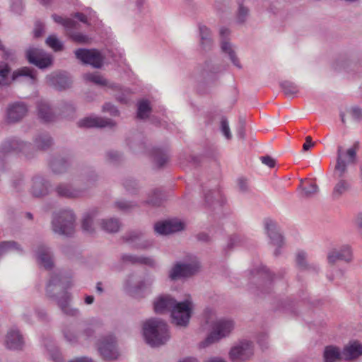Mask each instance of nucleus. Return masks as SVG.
Here are the masks:
<instances>
[{"instance_id": "1", "label": "nucleus", "mask_w": 362, "mask_h": 362, "mask_svg": "<svg viewBox=\"0 0 362 362\" xmlns=\"http://www.w3.org/2000/svg\"><path fill=\"white\" fill-rule=\"evenodd\" d=\"M358 148V141L355 142L346 152L343 151L341 146H338L337 163L334 171V176L338 182L334 185L332 193L334 199H338L350 189V184L344 179V175L347 172V165L356 163Z\"/></svg>"}, {"instance_id": "2", "label": "nucleus", "mask_w": 362, "mask_h": 362, "mask_svg": "<svg viewBox=\"0 0 362 362\" xmlns=\"http://www.w3.org/2000/svg\"><path fill=\"white\" fill-rule=\"evenodd\" d=\"M143 334L151 346H159L170 339L168 325L162 320L149 319L143 325Z\"/></svg>"}, {"instance_id": "3", "label": "nucleus", "mask_w": 362, "mask_h": 362, "mask_svg": "<svg viewBox=\"0 0 362 362\" xmlns=\"http://www.w3.org/2000/svg\"><path fill=\"white\" fill-rule=\"evenodd\" d=\"M76 216L69 209H61L52 214V230L60 235L71 236L75 231Z\"/></svg>"}, {"instance_id": "4", "label": "nucleus", "mask_w": 362, "mask_h": 362, "mask_svg": "<svg viewBox=\"0 0 362 362\" xmlns=\"http://www.w3.org/2000/svg\"><path fill=\"white\" fill-rule=\"evenodd\" d=\"M192 309L191 300L186 299L182 302L176 300L170 313L172 322L177 326H187L192 316Z\"/></svg>"}, {"instance_id": "5", "label": "nucleus", "mask_w": 362, "mask_h": 362, "mask_svg": "<svg viewBox=\"0 0 362 362\" xmlns=\"http://www.w3.org/2000/svg\"><path fill=\"white\" fill-rule=\"evenodd\" d=\"M233 328L234 323L231 320L220 319L217 320L214 324L211 333L202 342V346L205 347L227 337Z\"/></svg>"}, {"instance_id": "6", "label": "nucleus", "mask_w": 362, "mask_h": 362, "mask_svg": "<svg viewBox=\"0 0 362 362\" xmlns=\"http://www.w3.org/2000/svg\"><path fill=\"white\" fill-rule=\"evenodd\" d=\"M74 54L83 64L91 65L94 68H101L104 57L96 49L79 48L74 51Z\"/></svg>"}, {"instance_id": "7", "label": "nucleus", "mask_w": 362, "mask_h": 362, "mask_svg": "<svg viewBox=\"0 0 362 362\" xmlns=\"http://www.w3.org/2000/svg\"><path fill=\"white\" fill-rule=\"evenodd\" d=\"M98 350L105 360H115L119 355L116 339L112 334L103 337L98 341Z\"/></svg>"}, {"instance_id": "8", "label": "nucleus", "mask_w": 362, "mask_h": 362, "mask_svg": "<svg viewBox=\"0 0 362 362\" xmlns=\"http://www.w3.org/2000/svg\"><path fill=\"white\" fill-rule=\"evenodd\" d=\"M32 147L30 143L23 142L16 138H9L6 139L0 145V156H5L11 153L22 152L26 157L30 158L28 150Z\"/></svg>"}, {"instance_id": "9", "label": "nucleus", "mask_w": 362, "mask_h": 362, "mask_svg": "<svg viewBox=\"0 0 362 362\" xmlns=\"http://www.w3.org/2000/svg\"><path fill=\"white\" fill-rule=\"evenodd\" d=\"M264 229L270 239V243L277 247L274 252V256L276 257L280 255L279 249L284 244V237L280 233L276 223L271 219L264 221Z\"/></svg>"}, {"instance_id": "10", "label": "nucleus", "mask_w": 362, "mask_h": 362, "mask_svg": "<svg viewBox=\"0 0 362 362\" xmlns=\"http://www.w3.org/2000/svg\"><path fill=\"white\" fill-rule=\"evenodd\" d=\"M28 61L40 69H45L49 66L52 63V57L40 48L30 47L26 51Z\"/></svg>"}, {"instance_id": "11", "label": "nucleus", "mask_w": 362, "mask_h": 362, "mask_svg": "<svg viewBox=\"0 0 362 362\" xmlns=\"http://www.w3.org/2000/svg\"><path fill=\"white\" fill-rule=\"evenodd\" d=\"M230 358L233 362H243L253 355L252 343L249 341H241L230 349Z\"/></svg>"}, {"instance_id": "12", "label": "nucleus", "mask_w": 362, "mask_h": 362, "mask_svg": "<svg viewBox=\"0 0 362 362\" xmlns=\"http://www.w3.org/2000/svg\"><path fill=\"white\" fill-rule=\"evenodd\" d=\"M252 275H258L264 279V282L260 287H258L256 291V294L262 296L265 293L270 292L271 286L274 281L275 274H271L269 269L264 267L261 266L258 268L254 269L251 271Z\"/></svg>"}, {"instance_id": "13", "label": "nucleus", "mask_w": 362, "mask_h": 362, "mask_svg": "<svg viewBox=\"0 0 362 362\" xmlns=\"http://www.w3.org/2000/svg\"><path fill=\"white\" fill-rule=\"evenodd\" d=\"M199 268L197 262L189 264L177 263L169 273V277L172 280H176L181 277H187L195 274Z\"/></svg>"}, {"instance_id": "14", "label": "nucleus", "mask_w": 362, "mask_h": 362, "mask_svg": "<svg viewBox=\"0 0 362 362\" xmlns=\"http://www.w3.org/2000/svg\"><path fill=\"white\" fill-rule=\"evenodd\" d=\"M353 259L351 246L345 245L339 248H334L327 254V261L329 264H334L338 261L350 262Z\"/></svg>"}, {"instance_id": "15", "label": "nucleus", "mask_w": 362, "mask_h": 362, "mask_svg": "<svg viewBox=\"0 0 362 362\" xmlns=\"http://www.w3.org/2000/svg\"><path fill=\"white\" fill-rule=\"evenodd\" d=\"M28 112L27 105L22 102H16L8 105L6 110V120L8 123H16L22 119Z\"/></svg>"}, {"instance_id": "16", "label": "nucleus", "mask_w": 362, "mask_h": 362, "mask_svg": "<svg viewBox=\"0 0 362 362\" xmlns=\"http://www.w3.org/2000/svg\"><path fill=\"white\" fill-rule=\"evenodd\" d=\"M55 192L57 196L66 199H76L85 194V189L74 187L69 183H60L56 186Z\"/></svg>"}, {"instance_id": "17", "label": "nucleus", "mask_w": 362, "mask_h": 362, "mask_svg": "<svg viewBox=\"0 0 362 362\" xmlns=\"http://www.w3.org/2000/svg\"><path fill=\"white\" fill-rule=\"evenodd\" d=\"M80 127H113L115 122L111 119H105L100 117H85L78 122Z\"/></svg>"}, {"instance_id": "18", "label": "nucleus", "mask_w": 362, "mask_h": 362, "mask_svg": "<svg viewBox=\"0 0 362 362\" xmlns=\"http://www.w3.org/2000/svg\"><path fill=\"white\" fill-rule=\"evenodd\" d=\"M229 35L230 30L228 28L223 27L220 29V35L223 39L221 45V50L222 52L228 54L230 59L235 66L240 69L241 65L238 57H236L235 51L232 48L231 44L226 40V38H227Z\"/></svg>"}, {"instance_id": "19", "label": "nucleus", "mask_w": 362, "mask_h": 362, "mask_svg": "<svg viewBox=\"0 0 362 362\" xmlns=\"http://www.w3.org/2000/svg\"><path fill=\"white\" fill-rule=\"evenodd\" d=\"M123 240L136 249H146L152 243L144 238V234L139 231H132L123 236Z\"/></svg>"}, {"instance_id": "20", "label": "nucleus", "mask_w": 362, "mask_h": 362, "mask_svg": "<svg viewBox=\"0 0 362 362\" xmlns=\"http://www.w3.org/2000/svg\"><path fill=\"white\" fill-rule=\"evenodd\" d=\"M24 345V340L22 334L16 328H11L6 337V346L12 350H20Z\"/></svg>"}, {"instance_id": "21", "label": "nucleus", "mask_w": 362, "mask_h": 362, "mask_svg": "<svg viewBox=\"0 0 362 362\" xmlns=\"http://www.w3.org/2000/svg\"><path fill=\"white\" fill-rule=\"evenodd\" d=\"M36 256L39 263L46 269H52L54 263L49 247L44 244H40L36 250Z\"/></svg>"}, {"instance_id": "22", "label": "nucleus", "mask_w": 362, "mask_h": 362, "mask_svg": "<svg viewBox=\"0 0 362 362\" xmlns=\"http://www.w3.org/2000/svg\"><path fill=\"white\" fill-rule=\"evenodd\" d=\"M362 355V344L357 341H350L346 345L342 351V358L345 361H351L358 358Z\"/></svg>"}, {"instance_id": "23", "label": "nucleus", "mask_w": 362, "mask_h": 362, "mask_svg": "<svg viewBox=\"0 0 362 362\" xmlns=\"http://www.w3.org/2000/svg\"><path fill=\"white\" fill-rule=\"evenodd\" d=\"M176 300L170 296L165 295L160 296L153 303L154 310L158 314H162L171 310Z\"/></svg>"}, {"instance_id": "24", "label": "nucleus", "mask_w": 362, "mask_h": 362, "mask_svg": "<svg viewBox=\"0 0 362 362\" xmlns=\"http://www.w3.org/2000/svg\"><path fill=\"white\" fill-rule=\"evenodd\" d=\"M121 261L124 264H144L151 267H156V262L151 257L137 256L129 254H122L121 255Z\"/></svg>"}, {"instance_id": "25", "label": "nucleus", "mask_w": 362, "mask_h": 362, "mask_svg": "<svg viewBox=\"0 0 362 362\" xmlns=\"http://www.w3.org/2000/svg\"><path fill=\"white\" fill-rule=\"evenodd\" d=\"M37 115L43 122H51L55 119V114L52 111L49 104L45 101L40 100L37 104Z\"/></svg>"}, {"instance_id": "26", "label": "nucleus", "mask_w": 362, "mask_h": 362, "mask_svg": "<svg viewBox=\"0 0 362 362\" xmlns=\"http://www.w3.org/2000/svg\"><path fill=\"white\" fill-rule=\"evenodd\" d=\"M48 182L41 176H35L33 179L31 193L35 197H40L48 193Z\"/></svg>"}, {"instance_id": "27", "label": "nucleus", "mask_w": 362, "mask_h": 362, "mask_svg": "<svg viewBox=\"0 0 362 362\" xmlns=\"http://www.w3.org/2000/svg\"><path fill=\"white\" fill-rule=\"evenodd\" d=\"M199 32L200 38V46L204 50H210L214 45L211 37V32L209 28L204 25H199Z\"/></svg>"}, {"instance_id": "28", "label": "nucleus", "mask_w": 362, "mask_h": 362, "mask_svg": "<svg viewBox=\"0 0 362 362\" xmlns=\"http://www.w3.org/2000/svg\"><path fill=\"white\" fill-rule=\"evenodd\" d=\"M49 83L54 88L59 90H64L69 87L71 81L64 74H57L48 77Z\"/></svg>"}, {"instance_id": "29", "label": "nucleus", "mask_w": 362, "mask_h": 362, "mask_svg": "<svg viewBox=\"0 0 362 362\" xmlns=\"http://www.w3.org/2000/svg\"><path fill=\"white\" fill-rule=\"evenodd\" d=\"M69 300L70 294L67 291H63L62 296L57 298V304L65 315L69 316H76L78 315L79 310L78 309L71 308L69 307Z\"/></svg>"}, {"instance_id": "30", "label": "nucleus", "mask_w": 362, "mask_h": 362, "mask_svg": "<svg viewBox=\"0 0 362 362\" xmlns=\"http://www.w3.org/2000/svg\"><path fill=\"white\" fill-rule=\"evenodd\" d=\"M151 154L153 158L154 162L158 168H160L165 165L169 158L168 151L167 148H153Z\"/></svg>"}, {"instance_id": "31", "label": "nucleus", "mask_w": 362, "mask_h": 362, "mask_svg": "<svg viewBox=\"0 0 362 362\" xmlns=\"http://www.w3.org/2000/svg\"><path fill=\"white\" fill-rule=\"evenodd\" d=\"M56 288H59L62 289L64 288L62 277L59 274H53L47 284L46 292L47 295L49 298L56 297V295L54 292Z\"/></svg>"}, {"instance_id": "32", "label": "nucleus", "mask_w": 362, "mask_h": 362, "mask_svg": "<svg viewBox=\"0 0 362 362\" xmlns=\"http://www.w3.org/2000/svg\"><path fill=\"white\" fill-rule=\"evenodd\" d=\"M323 358L324 362H336L342 358L341 352L335 346H327L323 352Z\"/></svg>"}, {"instance_id": "33", "label": "nucleus", "mask_w": 362, "mask_h": 362, "mask_svg": "<svg viewBox=\"0 0 362 362\" xmlns=\"http://www.w3.org/2000/svg\"><path fill=\"white\" fill-rule=\"evenodd\" d=\"M204 199L206 204L209 206L216 204L218 206H222L224 204V200L218 189L209 190L204 194Z\"/></svg>"}, {"instance_id": "34", "label": "nucleus", "mask_w": 362, "mask_h": 362, "mask_svg": "<svg viewBox=\"0 0 362 362\" xmlns=\"http://www.w3.org/2000/svg\"><path fill=\"white\" fill-rule=\"evenodd\" d=\"M98 211L92 209L84 214L82 220V228L84 231L91 233L94 229L93 227V220L96 217Z\"/></svg>"}, {"instance_id": "35", "label": "nucleus", "mask_w": 362, "mask_h": 362, "mask_svg": "<svg viewBox=\"0 0 362 362\" xmlns=\"http://www.w3.org/2000/svg\"><path fill=\"white\" fill-rule=\"evenodd\" d=\"M53 144L51 136L46 133L40 134L37 135L34 139L35 146L38 150H47Z\"/></svg>"}, {"instance_id": "36", "label": "nucleus", "mask_w": 362, "mask_h": 362, "mask_svg": "<svg viewBox=\"0 0 362 362\" xmlns=\"http://www.w3.org/2000/svg\"><path fill=\"white\" fill-rule=\"evenodd\" d=\"M100 225L103 230L111 233L118 232L121 227L119 219L114 218L102 220Z\"/></svg>"}, {"instance_id": "37", "label": "nucleus", "mask_w": 362, "mask_h": 362, "mask_svg": "<svg viewBox=\"0 0 362 362\" xmlns=\"http://www.w3.org/2000/svg\"><path fill=\"white\" fill-rule=\"evenodd\" d=\"M49 165L53 173L61 174L66 170L69 163L64 158H55L51 160Z\"/></svg>"}, {"instance_id": "38", "label": "nucleus", "mask_w": 362, "mask_h": 362, "mask_svg": "<svg viewBox=\"0 0 362 362\" xmlns=\"http://www.w3.org/2000/svg\"><path fill=\"white\" fill-rule=\"evenodd\" d=\"M301 189L300 196L304 198H310L317 194L318 191V186L316 183L308 182L306 185L299 186Z\"/></svg>"}, {"instance_id": "39", "label": "nucleus", "mask_w": 362, "mask_h": 362, "mask_svg": "<svg viewBox=\"0 0 362 362\" xmlns=\"http://www.w3.org/2000/svg\"><path fill=\"white\" fill-rule=\"evenodd\" d=\"M11 72V68L8 64L5 62L0 61V86H9L11 81L8 75Z\"/></svg>"}, {"instance_id": "40", "label": "nucleus", "mask_w": 362, "mask_h": 362, "mask_svg": "<svg viewBox=\"0 0 362 362\" xmlns=\"http://www.w3.org/2000/svg\"><path fill=\"white\" fill-rule=\"evenodd\" d=\"M280 86L284 94L288 97H294L299 91L298 86L289 81L281 82Z\"/></svg>"}, {"instance_id": "41", "label": "nucleus", "mask_w": 362, "mask_h": 362, "mask_svg": "<svg viewBox=\"0 0 362 362\" xmlns=\"http://www.w3.org/2000/svg\"><path fill=\"white\" fill-rule=\"evenodd\" d=\"M20 76H27L33 81L35 80V74L33 70L28 67H23L14 71L12 74L11 80L15 81Z\"/></svg>"}, {"instance_id": "42", "label": "nucleus", "mask_w": 362, "mask_h": 362, "mask_svg": "<svg viewBox=\"0 0 362 362\" xmlns=\"http://www.w3.org/2000/svg\"><path fill=\"white\" fill-rule=\"evenodd\" d=\"M52 18L57 23L63 25L67 29L75 28L77 24V23L71 18H63L62 16H58L57 14H53Z\"/></svg>"}, {"instance_id": "43", "label": "nucleus", "mask_w": 362, "mask_h": 362, "mask_svg": "<svg viewBox=\"0 0 362 362\" xmlns=\"http://www.w3.org/2000/svg\"><path fill=\"white\" fill-rule=\"evenodd\" d=\"M11 250H21L20 245L15 241H3L0 243V257Z\"/></svg>"}, {"instance_id": "44", "label": "nucleus", "mask_w": 362, "mask_h": 362, "mask_svg": "<svg viewBox=\"0 0 362 362\" xmlns=\"http://www.w3.org/2000/svg\"><path fill=\"white\" fill-rule=\"evenodd\" d=\"M151 108L148 100H142L138 104L137 117L139 119L146 118L150 113Z\"/></svg>"}, {"instance_id": "45", "label": "nucleus", "mask_w": 362, "mask_h": 362, "mask_svg": "<svg viewBox=\"0 0 362 362\" xmlns=\"http://www.w3.org/2000/svg\"><path fill=\"white\" fill-rule=\"evenodd\" d=\"M164 200V195L160 189H154L152 196L146 201L147 204L154 206H160Z\"/></svg>"}, {"instance_id": "46", "label": "nucleus", "mask_w": 362, "mask_h": 362, "mask_svg": "<svg viewBox=\"0 0 362 362\" xmlns=\"http://www.w3.org/2000/svg\"><path fill=\"white\" fill-rule=\"evenodd\" d=\"M83 78L86 81L92 82L99 86H107V81L100 74H86L83 76Z\"/></svg>"}, {"instance_id": "47", "label": "nucleus", "mask_w": 362, "mask_h": 362, "mask_svg": "<svg viewBox=\"0 0 362 362\" xmlns=\"http://www.w3.org/2000/svg\"><path fill=\"white\" fill-rule=\"evenodd\" d=\"M46 43L55 52L62 51L64 48L63 43L54 35H49L46 39Z\"/></svg>"}, {"instance_id": "48", "label": "nucleus", "mask_w": 362, "mask_h": 362, "mask_svg": "<svg viewBox=\"0 0 362 362\" xmlns=\"http://www.w3.org/2000/svg\"><path fill=\"white\" fill-rule=\"evenodd\" d=\"M123 185L126 191L130 194H135L139 189L137 182L132 178H127L124 180Z\"/></svg>"}, {"instance_id": "49", "label": "nucleus", "mask_w": 362, "mask_h": 362, "mask_svg": "<svg viewBox=\"0 0 362 362\" xmlns=\"http://www.w3.org/2000/svg\"><path fill=\"white\" fill-rule=\"evenodd\" d=\"M168 231L170 233H176L184 229L185 224L181 221L175 219L168 221Z\"/></svg>"}, {"instance_id": "50", "label": "nucleus", "mask_w": 362, "mask_h": 362, "mask_svg": "<svg viewBox=\"0 0 362 362\" xmlns=\"http://www.w3.org/2000/svg\"><path fill=\"white\" fill-rule=\"evenodd\" d=\"M115 206L122 211H129L134 208L136 204L134 202L121 200L115 202Z\"/></svg>"}, {"instance_id": "51", "label": "nucleus", "mask_w": 362, "mask_h": 362, "mask_svg": "<svg viewBox=\"0 0 362 362\" xmlns=\"http://www.w3.org/2000/svg\"><path fill=\"white\" fill-rule=\"evenodd\" d=\"M169 224L168 221H165L163 222H158L154 226L155 231L160 235H168L170 234V231H168Z\"/></svg>"}, {"instance_id": "52", "label": "nucleus", "mask_w": 362, "mask_h": 362, "mask_svg": "<svg viewBox=\"0 0 362 362\" xmlns=\"http://www.w3.org/2000/svg\"><path fill=\"white\" fill-rule=\"evenodd\" d=\"M248 13V8L245 7L243 4H240L237 16L238 22L239 23H243L246 21Z\"/></svg>"}, {"instance_id": "53", "label": "nucleus", "mask_w": 362, "mask_h": 362, "mask_svg": "<svg viewBox=\"0 0 362 362\" xmlns=\"http://www.w3.org/2000/svg\"><path fill=\"white\" fill-rule=\"evenodd\" d=\"M221 129L223 134L227 139H230L232 137V134L230 133V130L229 128V124L227 119L226 117H222L221 120Z\"/></svg>"}, {"instance_id": "54", "label": "nucleus", "mask_w": 362, "mask_h": 362, "mask_svg": "<svg viewBox=\"0 0 362 362\" xmlns=\"http://www.w3.org/2000/svg\"><path fill=\"white\" fill-rule=\"evenodd\" d=\"M2 51V58L8 62H14L16 60V52L11 49H7L4 46V49H1Z\"/></svg>"}, {"instance_id": "55", "label": "nucleus", "mask_w": 362, "mask_h": 362, "mask_svg": "<svg viewBox=\"0 0 362 362\" xmlns=\"http://www.w3.org/2000/svg\"><path fill=\"white\" fill-rule=\"evenodd\" d=\"M62 110L65 117H71L75 112V107L71 103L66 102L62 107Z\"/></svg>"}, {"instance_id": "56", "label": "nucleus", "mask_w": 362, "mask_h": 362, "mask_svg": "<svg viewBox=\"0 0 362 362\" xmlns=\"http://www.w3.org/2000/svg\"><path fill=\"white\" fill-rule=\"evenodd\" d=\"M103 111L109 112L112 116H117L119 113L117 108L110 103H107L103 106Z\"/></svg>"}, {"instance_id": "57", "label": "nucleus", "mask_w": 362, "mask_h": 362, "mask_svg": "<svg viewBox=\"0 0 362 362\" xmlns=\"http://www.w3.org/2000/svg\"><path fill=\"white\" fill-rule=\"evenodd\" d=\"M122 155L117 151H108L107 153V158L109 162L116 163L120 160Z\"/></svg>"}, {"instance_id": "58", "label": "nucleus", "mask_w": 362, "mask_h": 362, "mask_svg": "<svg viewBox=\"0 0 362 362\" xmlns=\"http://www.w3.org/2000/svg\"><path fill=\"white\" fill-rule=\"evenodd\" d=\"M49 351L50 357L52 358L53 361L63 362L62 355L57 348H54L52 349H50Z\"/></svg>"}, {"instance_id": "59", "label": "nucleus", "mask_w": 362, "mask_h": 362, "mask_svg": "<svg viewBox=\"0 0 362 362\" xmlns=\"http://www.w3.org/2000/svg\"><path fill=\"white\" fill-rule=\"evenodd\" d=\"M242 245V241L239 235H233L230 238L228 243L227 245V250H231L235 246Z\"/></svg>"}, {"instance_id": "60", "label": "nucleus", "mask_w": 362, "mask_h": 362, "mask_svg": "<svg viewBox=\"0 0 362 362\" xmlns=\"http://www.w3.org/2000/svg\"><path fill=\"white\" fill-rule=\"evenodd\" d=\"M11 8L16 13H21L23 8L22 0H11Z\"/></svg>"}, {"instance_id": "61", "label": "nucleus", "mask_w": 362, "mask_h": 362, "mask_svg": "<svg viewBox=\"0 0 362 362\" xmlns=\"http://www.w3.org/2000/svg\"><path fill=\"white\" fill-rule=\"evenodd\" d=\"M306 254L303 251L298 252L296 257V262L299 267L305 268L306 267Z\"/></svg>"}, {"instance_id": "62", "label": "nucleus", "mask_w": 362, "mask_h": 362, "mask_svg": "<svg viewBox=\"0 0 362 362\" xmlns=\"http://www.w3.org/2000/svg\"><path fill=\"white\" fill-rule=\"evenodd\" d=\"M351 114L353 119L356 121L362 119V109L358 107H354L351 108Z\"/></svg>"}, {"instance_id": "63", "label": "nucleus", "mask_w": 362, "mask_h": 362, "mask_svg": "<svg viewBox=\"0 0 362 362\" xmlns=\"http://www.w3.org/2000/svg\"><path fill=\"white\" fill-rule=\"evenodd\" d=\"M71 37L74 41L78 43H85L88 40V37L86 35L79 33H73Z\"/></svg>"}, {"instance_id": "64", "label": "nucleus", "mask_w": 362, "mask_h": 362, "mask_svg": "<svg viewBox=\"0 0 362 362\" xmlns=\"http://www.w3.org/2000/svg\"><path fill=\"white\" fill-rule=\"evenodd\" d=\"M262 163L267 165L270 168H274L276 165L275 160L269 156H262L260 158Z\"/></svg>"}]
</instances>
